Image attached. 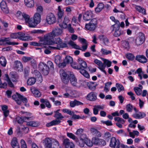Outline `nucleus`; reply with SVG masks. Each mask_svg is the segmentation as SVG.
Returning <instances> with one entry per match:
<instances>
[{
    "label": "nucleus",
    "mask_w": 148,
    "mask_h": 148,
    "mask_svg": "<svg viewBox=\"0 0 148 148\" xmlns=\"http://www.w3.org/2000/svg\"><path fill=\"white\" fill-rule=\"evenodd\" d=\"M53 43V40L48 34L45 35L44 38L40 40L38 42H31L29 44L35 46H41L44 45H52Z\"/></svg>",
    "instance_id": "obj_1"
},
{
    "label": "nucleus",
    "mask_w": 148,
    "mask_h": 148,
    "mask_svg": "<svg viewBox=\"0 0 148 148\" xmlns=\"http://www.w3.org/2000/svg\"><path fill=\"white\" fill-rule=\"evenodd\" d=\"M60 73L62 82L65 84H67L69 82L73 73L70 71L66 72L63 70H61L60 71Z\"/></svg>",
    "instance_id": "obj_2"
},
{
    "label": "nucleus",
    "mask_w": 148,
    "mask_h": 148,
    "mask_svg": "<svg viewBox=\"0 0 148 148\" xmlns=\"http://www.w3.org/2000/svg\"><path fill=\"white\" fill-rule=\"evenodd\" d=\"M12 98L16 102L17 104L20 105L21 103V101L24 103L27 102V99L17 92L12 96Z\"/></svg>",
    "instance_id": "obj_3"
},
{
    "label": "nucleus",
    "mask_w": 148,
    "mask_h": 148,
    "mask_svg": "<svg viewBox=\"0 0 148 148\" xmlns=\"http://www.w3.org/2000/svg\"><path fill=\"white\" fill-rule=\"evenodd\" d=\"M63 30V29L62 28L56 27L54 28L51 32L48 34L53 40L56 36L61 35L62 33Z\"/></svg>",
    "instance_id": "obj_4"
},
{
    "label": "nucleus",
    "mask_w": 148,
    "mask_h": 148,
    "mask_svg": "<svg viewBox=\"0 0 148 148\" xmlns=\"http://www.w3.org/2000/svg\"><path fill=\"white\" fill-rule=\"evenodd\" d=\"M39 68L42 73L45 75H47L49 73L50 69L47 66L46 64L44 62H40L39 64Z\"/></svg>",
    "instance_id": "obj_5"
},
{
    "label": "nucleus",
    "mask_w": 148,
    "mask_h": 148,
    "mask_svg": "<svg viewBox=\"0 0 148 148\" xmlns=\"http://www.w3.org/2000/svg\"><path fill=\"white\" fill-rule=\"evenodd\" d=\"M145 40V35L142 32H140L138 36L135 40L136 45L138 46L142 44Z\"/></svg>",
    "instance_id": "obj_6"
},
{
    "label": "nucleus",
    "mask_w": 148,
    "mask_h": 148,
    "mask_svg": "<svg viewBox=\"0 0 148 148\" xmlns=\"http://www.w3.org/2000/svg\"><path fill=\"white\" fill-rule=\"evenodd\" d=\"M110 147L114 148H119L120 142L119 140L116 139L115 137H112L110 140Z\"/></svg>",
    "instance_id": "obj_7"
},
{
    "label": "nucleus",
    "mask_w": 148,
    "mask_h": 148,
    "mask_svg": "<svg viewBox=\"0 0 148 148\" xmlns=\"http://www.w3.org/2000/svg\"><path fill=\"white\" fill-rule=\"evenodd\" d=\"M46 21L48 24L51 25L55 23L56 20L55 15L52 13H49L47 15Z\"/></svg>",
    "instance_id": "obj_8"
},
{
    "label": "nucleus",
    "mask_w": 148,
    "mask_h": 148,
    "mask_svg": "<svg viewBox=\"0 0 148 148\" xmlns=\"http://www.w3.org/2000/svg\"><path fill=\"white\" fill-rule=\"evenodd\" d=\"M56 140L54 139L50 138H46L44 140L45 146V148H52Z\"/></svg>",
    "instance_id": "obj_9"
},
{
    "label": "nucleus",
    "mask_w": 148,
    "mask_h": 148,
    "mask_svg": "<svg viewBox=\"0 0 148 148\" xmlns=\"http://www.w3.org/2000/svg\"><path fill=\"white\" fill-rule=\"evenodd\" d=\"M68 44L72 46L73 48L76 49L80 50L83 51H85L87 47V44H85L84 45L82 46V49H81L79 46L75 43L72 40H70L68 43Z\"/></svg>",
    "instance_id": "obj_10"
},
{
    "label": "nucleus",
    "mask_w": 148,
    "mask_h": 148,
    "mask_svg": "<svg viewBox=\"0 0 148 148\" xmlns=\"http://www.w3.org/2000/svg\"><path fill=\"white\" fill-rule=\"evenodd\" d=\"M67 44L62 42V40L60 42V43L56 45V46H49L48 48L51 49H60L61 48H62L67 47Z\"/></svg>",
    "instance_id": "obj_11"
},
{
    "label": "nucleus",
    "mask_w": 148,
    "mask_h": 148,
    "mask_svg": "<svg viewBox=\"0 0 148 148\" xmlns=\"http://www.w3.org/2000/svg\"><path fill=\"white\" fill-rule=\"evenodd\" d=\"M71 64V66L73 68L80 70L79 72L85 77L87 78H89L90 77L89 74L85 69H82V68L81 67H78L75 66L73 63Z\"/></svg>",
    "instance_id": "obj_12"
},
{
    "label": "nucleus",
    "mask_w": 148,
    "mask_h": 148,
    "mask_svg": "<svg viewBox=\"0 0 148 148\" xmlns=\"http://www.w3.org/2000/svg\"><path fill=\"white\" fill-rule=\"evenodd\" d=\"M63 144L65 148H75L73 143L70 141L68 138L65 139L63 140Z\"/></svg>",
    "instance_id": "obj_13"
},
{
    "label": "nucleus",
    "mask_w": 148,
    "mask_h": 148,
    "mask_svg": "<svg viewBox=\"0 0 148 148\" xmlns=\"http://www.w3.org/2000/svg\"><path fill=\"white\" fill-rule=\"evenodd\" d=\"M10 40L9 38L2 37L0 38V41L3 45V44L4 42H6V44L8 45H17L18 44V42H11L10 41Z\"/></svg>",
    "instance_id": "obj_14"
},
{
    "label": "nucleus",
    "mask_w": 148,
    "mask_h": 148,
    "mask_svg": "<svg viewBox=\"0 0 148 148\" xmlns=\"http://www.w3.org/2000/svg\"><path fill=\"white\" fill-rule=\"evenodd\" d=\"M13 68L15 70L21 71L23 70V66L21 62L18 60L15 61L13 65Z\"/></svg>",
    "instance_id": "obj_15"
},
{
    "label": "nucleus",
    "mask_w": 148,
    "mask_h": 148,
    "mask_svg": "<svg viewBox=\"0 0 148 148\" xmlns=\"http://www.w3.org/2000/svg\"><path fill=\"white\" fill-rule=\"evenodd\" d=\"M0 7L1 10L4 12L5 13H8L9 12V9L5 1H2L1 2Z\"/></svg>",
    "instance_id": "obj_16"
},
{
    "label": "nucleus",
    "mask_w": 148,
    "mask_h": 148,
    "mask_svg": "<svg viewBox=\"0 0 148 148\" xmlns=\"http://www.w3.org/2000/svg\"><path fill=\"white\" fill-rule=\"evenodd\" d=\"M116 27L114 30H115L114 36L115 37H118L123 34L124 32L123 30H120V26H118V25H116Z\"/></svg>",
    "instance_id": "obj_17"
},
{
    "label": "nucleus",
    "mask_w": 148,
    "mask_h": 148,
    "mask_svg": "<svg viewBox=\"0 0 148 148\" xmlns=\"http://www.w3.org/2000/svg\"><path fill=\"white\" fill-rule=\"evenodd\" d=\"M135 59L141 63H145L147 62V59L143 55H137L136 56Z\"/></svg>",
    "instance_id": "obj_18"
},
{
    "label": "nucleus",
    "mask_w": 148,
    "mask_h": 148,
    "mask_svg": "<svg viewBox=\"0 0 148 148\" xmlns=\"http://www.w3.org/2000/svg\"><path fill=\"white\" fill-rule=\"evenodd\" d=\"M97 93L94 92H91L87 95V99L91 101H94L97 99Z\"/></svg>",
    "instance_id": "obj_19"
},
{
    "label": "nucleus",
    "mask_w": 148,
    "mask_h": 148,
    "mask_svg": "<svg viewBox=\"0 0 148 148\" xmlns=\"http://www.w3.org/2000/svg\"><path fill=\"white\" fill-rule=\"evenodd\" d=\"M92 16V12L90 11H88L84 14L83 18L84 20L88 21L91 19Z\"/></svg>",
    "instance_id": "obj_20"
},
{
    "label": "nucleus",
    "mask_w": 148,
    "mask_h": 148,
    "mask_svg": "<svg viewBox=\"0 0 148 148\" xmlns=\"http://www.w3.org/2000/svg\"><path fill=\"white\" fill-rule=\"evenodd\" d=\"M30 117L25 116H22L21 117H18L16 118V121L19 124H21L24 122H27Z\"/></svg>",
    "instance_id": "obj_21"
},
{
    "label": "nucleus",
    "mask_w": 148,
    "mask_h": 148,
    "mask_svg": "<svg viewBox=\"0 0 148 148\" xmlns=\"http://www.w3.org/2000/svg\"><path fill=\"white\" fill-rule=\"evenodd\" d=\"M11 145L13 148H20V146L16 137L13 138L11 141Z\"/></svg>",
    "instance_id": "obj_22"
},
{
    "label": "nucleus",
    "mask_w": 148,
    "mask_h": 148,
    "mask_svg": "<svg viewBox=\"0 0 148 148\" xmlns=\"http://www.w3.org/2000/svg\"><path fill=\"white\" fill-rule=\"evenodd\" d=\"M78 62L79 64L81 66L82 69H84L87 67V63L81 58H79L78 59Z\"/></svg>",
    "instance_id": "obj_23"
},
{
    "label": "nucleus",
    "mask_w": 148,
    "mask_h": 148,
    "mask_svg": "<svg viewBox=\"0 0 148 148\" xmlns=\"http://www.w3.org/2000/svg\"><path fill=\"white\" fill-rule=\"evenodd\" d=\"M146 115V114L144 112H139L138 113L133 114L132 116L135 119H140L144 118Z\"/></svg>",
    "instance_id": "obj_24"
},
{
    "label": "nucleus",
    "mask_w": 148,
    "mask_h": 148,
    "mask_svg": "<svg viewBox=\"0 0 148 148\" xmlns=\"http://www.w3.org/2000/svg\"><path fill=\"white\" fill-rule=\"evenodd\" d=\"M91 133L94 136L98 137H100L101 136V133L97 130L94 128H92L90 129Z\"/></svg>",
    "instance_id": "obj_25"
},
{
    "label": "nucleus",
    "mask_w": 148,
    "mask_h": 148,
    "mask_svg": "<svg viewBox=\"0 0 148 148\" xmlns=\"http://www.w3.org/2000/svg\"><path fill=\"white\" fill-rule=\"evenodd\" d=\"M24 1L25 5L28 7H33L34 5V0H25Z\"/></svg>",
    "instance_id": "obj_26"
},
{
    "label": "nucleus",
    "mask_w": 148,
    "mask_h": 148,
    "mask_svg": "<svg viewBox=\"0 0 148 148\" xmlns=\"http://www.w3.org/2000/svg\"><path fill=\"white\" fill-rule=\"evenodd\" d=\"M10 75L11 80L13 82L16 81L18 78V76L16 72H12L10 73Z\"/></svg>",
    "instance_id": "obj_27"
},
{
    "label": "nucleus",
    "mask_w": 148,
    "mask_h": 148,
    "mask_svg": "<svg viewBox=\"0 0 148 148\" xmlns=\"http://www.w3.org/2000/svg\"><path fill=\"white\" fill-rule=\"evenodd\" d=\"M28 23V25L30 27H34L38 24L33 19H30L27 23Z\"/></svg>",
    "instance_id": "obj_28"
},
{
    "label": "nucleus",
    "mask_w": 148,
    "mask_h": 148,
    "mask_svg": "<svg viewBox=\"0 0 148 148\" xmlns=\"http://www.w3.org/2000/svg\"><path fill=\"white\" fill-rule=\"evenodd\" d=\"M58 21L59 22L61 21V19L63 15V12L62 10L61 9L60 6L58 7Z\"/></svg>",
    "instance_id": "obj_29"
},
{
    "label": "nucleus",
    "mask_w": 148,
    "mask_h": 148,
    "mask_svg": "<svg viewBox=\"0 0 148 148\" xmlns=\"http://www.w3.org/2000/svg\"><path fill=\"white\" fill-rule=\"evenodd\" d=\"M70 105L72 107H73L75 106L82 105L83 103L80 102L75 100L73 101H71L70 103Z\"/></svg>",
    "instance_id": "obj_30"
},
{
    "label": "nucleus",
    "mask_w": 148,
    "mask_h": 148,
    "mask_svg": "<svg viewBox=\"0 0 148 148\" xmlns=\"http://www.w3.org/2000/svg\"><path fill=\"white\" fill-rule=\"evenodd\" d=\"M34 20L37 23H39L40 22L41 16L39 13H36L34 14Z\"/></svg>",
    "instance_id": "obj_31"
},
{
    "label": "nucleus",
    "mask_w": 148,
    "mask_h": 148,
    "mask_svg": "<svg viewBox=\"0 0 148 148\" xmlns=\"http://www.w3.org/2000/svg\"><path fill=\"white\" fill-rule=\"evenodd\" d=\"M7 64V61L5 57L1 56L0 58V64L3 67L6 66Z\"/></svg>",
    "instance_id": "obj_32"
},
{
    "label": "nucleus",
    "mask_w": 148,
    "mask_h": 148,
    "mask_svg": "<svg viewBox=\"0 0 148 148\" xmlns=\"http://www.w3.org/2000/svg\"><path fill=\"white\" fill-rule=\"evenodd\" d=\"M96 27V26L90 23L86 24L85 25V27L89 30H94L95 29Z\"/></svg>",
    "instance_id": "obj_33"
},
{
    "label": "nucleus",
    "mask_w": 148,
    "mask_h": 148,
    "mask_svg": "<svg viewBox=\"0 0 148 148\" xmlns=\"http://www.w3.org/2000/svg\"><path fill=\"white\" fill-rule=\"evenodd\" d=\"M60 122V121L59 120H53L50 122L47 123L46 124V126L48 127L53 125H57L59 124Z\"/></svg>",
    "instance_id": "obj_34"
},
{
    "label": "nucleus",
    "mask_w": 148,
    "mask_h": 148,
    "mask_svg": "<svg viewBox=\"0 0 148 148\" xmlns=\"http://www.w3.org/2000/svg\"><path fill=\"white\" fill-rule=\"evenodd\" d=\"M36 82V79L34 77H31L28 79L27 81V84L29 85H32L34 84Z\"/></svg>",
    "instance_id": "obj_35"
},
{
    "label": "nucleus",
    "mask_w": 148,
    "mask_h": 148,
    "mask_svg": "<svg viewBox=\"0 0 148 148\" xmlns=\"http://www.w3.org/2000/svg\"><path fill=\"white\" fill-rule=\"evenodd\" d=\"M54 112L55 113V114L54 116L57 119H62L64 118V116L62 115L61 113L58 112V111H55Z\"/></svg>",
    "instance_id": "obj_36"
},
{
    "label": "nucleus",
    "mask_w": 148,
    "mask_h": 148,
    "mask_svg": "<svg viewBox=\"0 0 148 148\" xmlns=\"http://www.w3.org/2000/svg\"><path fill=\"white\" fill-rule=\"evenodd\" d=\"M32 92L36 97H39L41 96L40 92L37 89H34L33 91H32Z\"/></svg>",
    "instance_id": "obj_37"
},
{
    "label": "nucleus",
    "mask_w": 148,
    "mask_h": 148,
    "mask_svg": "<svg viewBox=\"0 0 148 148\" xmlns=\"http://www.w3.org/2000/svg\"><path fill=\"white\" fill-rule=\"evenodd\" d=\"M64 60L67 64H71L73 62V58L69 56H66Z\"/></svg>",
    "instance_id": "obj_38"
},
{
    "label": "nucleus",
    "mask_w": 148,
    "mask_h": 148,
    "mask_svg": "<svg viewBox=\"0 0 148 148\" xmlns=\"http://www.w3.org/2000/svg\"><path fill=\"white\" fill-rule=\"evenodd\" d=\"M111 135L109 132H106L104 134V138L108 142L111 139Z\"/></svg>",
    "instance_id": "obj_39"
},
{
    "label": "nucleus",
    "mask_w": 148,
    "mask_h": 148,
    "mask_svg": "<svg viewBox=\"0 0 148 148\" xmlns=\"http://www.w3.org/2000/svg\"><path fill=\"white\" fill-rule=\"evenodd\" d=\"M26 125L29 126L35 127L38 125V123L35 121H31L30 122H27Z\"/></svg>",
    "instance_id": "obj_40"
},
{
    "label": "nucleus",
    "mask_w": 148,
    "mask_h": 148,
    "mask_svg": "<svg viewBox=\"0 0 148 148\" xmlns=\"http://www.w3.org/2000/svg\"><path fill=\"white\" fill-rule=\"evenodd\" d=\"M134 90L137 95H140L142 92L141 88H140L135 87L134 88Z\"/></svg>",
    "instance_id": "obj_41"
},
{
    "label": "nucleus",
    "mask_w": 148,
    "mask_h": 148,
    "mask_svg": "<svg viewBox=\"0 0 148 148\" xmlns=\"http://www.w3.org/2000/svg\"><path fill=\"white\" fill-rule=\"evenodd\" d=\"M47 67H49L50 70H53L54 69V65L52 62L50 61H48L46 64Z\"/></svg>",
    "instance_id": "obj_42"
},
{
    "label": "nucleus",
    "mask_w": 148,
    "mask_h": 148,
    "mask_svg": "<svg viewBox=\"0 0 148 148\" xmlns=\"http://www.w3.org/2000/svg\"><path fill=\"white\" fill-rule=\"evenodd\" d=\"M61 61V58L60 56L57 55L55 57V62L56 64L58 65Z\"/></svg>",
    "instance_id": "obj_43"
},
{
    "label": "nucleus",
    "mask_w": 148,
    "mask_h": 148,
    "mask_svg": "<svg viewBox=\"0 0 148 148\" xmlns=\"http://www.w3.org/2000/svg\"><path fill=\"white\" fill-rule=\"evenodd\" d=\"M101 52L102 54L104 55H107L110 54L112 53L111 51L107 50V49L103 48L101 49Z\"/></svg>",
    "instance_id": "obj_44"
},
{
    "label": "nucleus",
    "mask_w": 148,
    "mask_h": 148,
    "mask_svg": "<svg viewBox=\"0 0 148 148\" xmlns=\"http://www.w3.org/2000/svg\"><path fill=\"white\" fill-rule=\"evenodd\" d=\"M22 17V19H23V18L24 19L25 22L26 23H27L30 19L29 16L28 14L25 13H23V15Z\"/></svg>",
    "instance_id": "obj_45"
},
{
    "label": "nucleus",
    "mask_w": 148,
    "mask_h": 148,
    "mask_svg": "<svg viewBox=\"0 0 148 148\" xmlns=\"http://www.w3.org/2000/svg\"><path fill=\"white\" fill-rule=\"evenodd\" d=\"M67 136L69 137L72 139L74 140L77 141V137L73 134L71 133H67Z\"/></svg>",
    "instance_id": "obj_46"
},
{
    "label": "nucleus",
    "mask_w": 148,
    "mask_h": 148,
    "mask_svg": "<svg viewBox=\"0 0 148 148\" xmlns=\"http://www.w3.org/2000/svg\"><path fill=\"white\" fill-rule=\"evenodd\" d=\"M114 22L115 23V24L111 26V27L112 28V31H114L115 28L116 27V25H118V26H120V22L118 20L115 19Z\"/></svg>",
    "instance_id": "obj_47"
},
{
    "label": "nucleus",
    "mask_w": 148,
    "mask_h": 148,
    "mask_svg": "<svg viewBox=\"0 0 148 148\" xmlns=\"http://www.w3.org/2000/svg\"><path fill=\"white\" fill-rule=\"evenodd\" d=\"M126 57L130 60H133L135 58L134 55L130 53L127 54L126 56Z\"/></svg>",
    "instance_id": "obj_48"
},
{
    "label": "nucleus",
    "mask_w": 148,
    "mask_h": 148,
    "mask_svg": "<svg viewBox=\"0 0 148 148\" xmlns=\"http://www.w3.org/2000/svg\"><path fill=\"white\" fill-rule=\"evenodd\" d=\"M116 86L117 88L118 91L120 92L122 90H124V88L122 85H121L119 83H116Z\"/></svg>",
    "instance_id": "obj_49"
},
{
    "label": "nucleus",
    "mask_w": 148,
    "mask_h": 148,
    "mask_svg": "<svg viewBox=\"0 0 148 148\" xmlns=\"http://www.w3.org/2000/svg\"><path fill=\"white\" fill-rule=\"evenodd\" d=\"M99 139H100L96 137L92 138V141L93 144L95 145H98Z\"/></svg>",
    "instance_id": "obj_50"
},
{
    "label": "nucleus",
    "mask_w": 148,
    "mask_h": 148,
    "mask_svg": "<svg viewBox=\"0 0 148 148\" xmlns=\"http://www.w3.org/2000/svg\"><path fill=\"white\" fill-rule=\"evenodd\" d=\"M133 107L129 103L126 106V109L128 112H131L132 111Z\"/></svg>",
    "instance_id": "obj_51"
},
{
    "label": "nucleus",
    "mask_w": 148,
    "mask_h": 148,
    "mask_svg": "<svg viewBox=\"0 0 148 148\" xmlns=\"http://www.w3.org/2000/svg\"><path fill=\"white\" fill-rule=\"evenodd\" d=\"M114 119L115 121L119 122H120L122 123H123L125 122V120L119 117H115L114 118Z\"/></svg>",
    "instance_id": "obj_52"
},
{
    "label": "nucleus",
    "mask_w": 148,
    "mask_h": 148,
    "mask_svg": "<svg viewBox=\"0 0 148 148\" xmlns=\"http://www.w3.org/2000/svg\"><path fill=\"white\" fill-rule=\"evenodd\" d=\"M103 59L104 63L106 64L108 67H109L111 66L112 63L111 61L106 59Z\"/></svg>",
    "instance_id": "obj_53"
},
{
    "label": "nucleus",
    "mask_w": 148,
    "mask_h": 148,
    "mask_svg": "<svg viewBox=\"0 0 148 148\" xmlns=\"http://www.w3.org/2000/svg\"><path fill=\"white\" fill-rule=\"evenodd\" d=\"M53 148H61L58 141L56 140L53 146Z\"/></svg>",
    "instance_id": "obj_54"
},
{
    "label": "nucleus",
    "mask_w": 148,
    "mask_h": 148,
    "mask_svg": "<svg viewBox=\"0 0 148 148\" xmlns=\"http://www.w3.org/2000/svg\"><path fill=\"white\" fill-rule=\"evenodd\" d=\"M123 44V46L125 49H128L129 48V44L127 41L126 40L124 41Z\"/></svg>",
    "instance_id": "obj_55"
},
{
    "label": "nucleus",
    "mask_w": 148,
    "mask_h": 148,
    "mask_svg": "<svg viewBox=\"0 0 148 148\" xmlns=\"http://www.w3.org/2000/svg\"><path fill=\"white\" fill-rule=\"evenodd\" d=\"M63 111L64 112L67 113L68 114H69L71 115H72V114H73V112L71 111L70 110H69L67 109H63Z\"/></svg>",
    "instance_id": "obj_56"
},
{
    "label": "nucleus",
    "mask_w": 148,
    "mask_h": 148,
    "mask_svg": "<svg viewBox=\"0 0 148 148\" xmlns=\"http://www.w3.org/2000/svg\"><path fill=\"white\" fill-rule=\"evenodd\" d=\"M106 144V141L103 139H100L98 145L101 146L105 145Z\"/></svg>",
    "instance_id": "obj_57"
},
{
    "label": "nucleus",
    "mask_w": 148,
    "mask_h": 148,
    "mask_svg": "<svg viewBox=\"0 0 148 148\" xmlns=\"http://www.w3.org/2000/svg\"><path fill=\"white\" fill-rule=\"evenodd\" d=\"M32 73L34 75H35L36 76H37V77H39L41 76L40 73L37 70H34L32 72Z\"/></svg>",
    "instance_id": "obj_58"
},
{
    "label": "nucleus",
    "mask_w": 148,
    "mask_h": 148,
    "mask_svg": "<svg viewBox=\"0 0 148 148\" xmlns=\"http://www.w3.org/2000/svg\"><path fill=\"white\" fill-rule=\"evenodd\" d=\"M22 148H27V146L25 141L23 139L21 140Z\"/></svg>",
    "instance_id": "obj_59"
},
{
    "label": "nucleus",
    "mask_w": 148,
    "mask_h": 148,
    "mask_svg": "<svg viewBox=\"0 0 148 148\" xmlns=\"http://www.w3.org/2000/svg\"><path fill=\"white\" fill-rule=\"evenodd\" d=\"M136 9L140 12H141L143 13L145 12V9H143L139 6H137L136 7Z\"/></svg>",
    "instance_id": "obj_60"
},
{
    "label": "nucleus",
    "mask_w": 148,
    "mask_h": 148,
    "mask_svg": "<svg viewBox=\"0 0 148 148\" xmlns=\"http://www.w3.org/2000/svg\"><path fill=\"white\" fill-rule=\"evenodd\" d=\"M101 122L103 124H106L108 126L112 125V123L111 121H101Z\"/></svg>",
    "instance_id": "obj_61"
},
{
    "label": "nucleus",
    "mask_w": 148,
    "mask_h": 148,
    "mask_svg": "<svg viewBox=\"0 0 148 148\" xmlns=\"http://www.w3.org/2000/svg\"><path fill=\"white\" fill-rule=\"evenodd\" d=\"M75 0H65V2L67 5L72 4L74 3Z\"/></svg>",
    "instance_id": "obj_62"
},
{
    "label": "nucleus",
    "mask_w": 148,
    "mask_h": 148,
    "mask_svg": "<svg viewBox=\"0 0 148 148\" xmlns=\"http://www.w3.org/2000/svg\"><path fill=\"white\" fill-rule=\"evenodd\" d=\"M68 29L69 31L71 33H73L74 32V29L71 27V25L70 24H69L68 26Z\"/></svg>",
    "instance_id": "obj_63"
},
{
    "label": "nucleus",
    "mask_w": 148,
    "mask_h": 148,
    "mask_svg": "<svg viewBox=\"0 0 148 148\" xmlns=\"http://www.w3.org/2000/svg\"><path fill=\"white\" fill-rule=\"evenodd\" d=\"M30 61L31 64L32 66L33 67V68L36 67L37 65L34 59H31Z\"/></svg>",
    "instance_id": "obj_64"
}]
</instances>
